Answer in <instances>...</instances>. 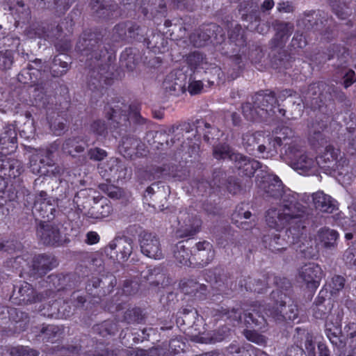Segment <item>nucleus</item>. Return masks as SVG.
<instances>
[{
	"label": "nucleus",
	"mask_w": 356,
	"mask_h": 356,
	"mask_svg": "<svg viewBox=\"0 0 356 356\" xmlns=\"http://www.w3.org/2000/svg\"><path fill=\"white\" fill-rule=\"evenodd\" d=\"M277 99L274 92H262L252 97V102H246L242 106L245 118L250 121L265 120L273 116Z\"/></svg>",
	"instance_id": "1"
},
{
	"label": "nucleus",
	"mask_w": 356,
	"mask_h": 356,
	"mask_svg": "<svg viewBox=\"0 0 356 356\" xmlns=\"http://www.w3.org/2000/svg\"><path fill=\"white\" fill-rule=\"evenodd\" d=\"M305 215V207L298 203L282 204L280 209L268 210L266 220L270 227L279 230L287 224L301 222Z\"/></svg>",
	"instance_id": "2"
},
{
	"label": "nucleus",
	"mask_w": 356,
	"mask_h": 356,
	"mask_svg": "<svg viewBox=\"0 0 356 356\" xmlns=\"http://www.w3.org/2000/svg\"><path fill=\"white\" fill-rule=\"evenodd\" d=\"M291 167L300 174L310 175L318 171L316 159L304 152L297 145H290L286 152Z\"/></svg>",
	"instance_id": "3"
},
{
	"label": "nucleus",
	"mask_w": 356,
	"mask_h": 356,
	"mask_svg": "<svg viewBox=\"0 0 356 356\" xmlns=\"http://www.w3.org/2000/svg\"><path fill=\"white\" fill-rule=\"evenodd\" d=\"M273 298H278L275 305L272 309L268 310V314L276 321H293L298 317V308L294 304L286 305V294L280 291H273L271 293Z\"/></svg>",
	"instance_id": "4"
},
{
	"label": "nucleus",
	"mask_w": 356,
	"mask_h": 356,
	"mask_svg": "<svg viewBox=\"0 0 356 356\" xmlns=\"http://www.w3.org/2000/svg\"><path fill=\"white\" fill-rule=\"evenodd\" d=\"M264 191L268 197L280 199L282 204L297 203L296 195L290 190H285L282 181L275 175L268 176L263 184Z\"/></svg>",
	"instance_id": "5"
},
{
	"label": "nucleus",
	"mask_w": 356,
	"mask_h": 356,
	"mask_svg": "<svg viewBox=\"0 0 356 356\" xmlns=\"http://www.w3.org/2000/svg\"><path fill=\"white\" fill-rule=\"evenodd\" d=\"M177 218L178 228L176 232L177 237L193 236L199 232L202 222L194 211H191L187 209L181 211Z\"/></svg>",
	"instance_id": "6"
},
{
	"label": "nucleus",
	"mask_w": 356,
	"mask_h": 356,
	"mask_svg": "<svg viewBox=\"0 0 356 356\" xmlns=\"http://www.w3.org/2000/svg\"><path fill=\"white\" fill-rule=\"evenodd\" d=\"M323 275L324 273L321 266L313 262L305 264L298 270L299 278L307 288L312 290L318 287Z\"/></svg>",
	"instance_id": "7"
},
{
	"label": "nucleus",
	"mask_w": 356,
	"mask_h": 356,
	"mask_svg": "<svg viewBox=\"0 0 356 356\" xmlns=\"http://www.w3.org/2000/svg\"><path fill=\"white\" fill-rule=\"evenodd\" d=\"M139 242L141 252L145 256L155 259L163 257L161 244L156 234L144 232L140 235Z\"/></svg>",
	"instance_id": "8"
},
{
	"label": "nucleus",
	"mask_w": 356,
	"mask_h": 356,
	"mask_svg": "<svg viewBox=\"0 0 356 356\" xmlns=\"http://www.w3.org/2000/svg\"><path fill=\"white\" fill-rule=\"evenodd\" d=\"M37 234L40 241L45 245H58L63 241L58 226L49 222L42 221L38 227Z\"/></svg>",
	"instance_id": "9"
},
{
	"label": "nucleus",
	"mask_w": 356,
	"mask_h": 356,
	"mask_svg": "<svg viewBox=\"0 0 356 356\" xmlns=\"http://www.w3.org/2000/svg\"><path fill=\"white\" fill-rule=\"evenodd\" d=\"M213 245L208 241L198 242L193 250V259L200 266L209 264L214 258Z\"/></svg>",
	"instance_id": "10"
},
{
	"label": "nucleus",
	"mask_w": 356,
	"mask_h": 356,
	"mask_svg": "<svg viewBox=\"0 0 356 356\" xmlns=\"http://www.w3.org/2000/svg\"><path fill=\"white\" fill-rule=\"evenodd\" d=\"M108 248L115 251L118 260L124 261L132 253L133 241L128 237L116 238L109 243Z\"/></svg>",
	"instance_id": "11"
},
{
	"label": "nucleus",
	"mask_w": 356,
	"mask_h": 356,
	"mask_svg": "<svg viewBox=\"0 0 356 356\" xmlns=\"http://www.w3.org/2000/svg\"><path fill=\"white\" fill-rule=\"evenodd\" d=\"M13 298L16 300V303L21 305L40 301L42 296L36 294L30 284L23 282L17 291L15 289L13 291Z\"/></svg>",
	"instance_id": "12"
},
{
	"label": "nucleus",
	"mask_w": 356,
	"mask_h": 356,
	"mask_svg": "<svg viewBox=\"0 0 356 356\" xmlns=\"http://www.w3.org/2000/svg\"><path fill=\"white\" fill-rule=\"evenodd\" d=\"M113 211L111 203L106 199L94 200L93 204L86 213L88 218L101 220L109 216Z\"/></svg>",
	"instance_id": "13"
},
{
	"label": "nucleus",
	"mask_w": 356,
	"mask_h": 356,
	"mask_svg": "<svg viewBox=\"0 0 356 356\" xmlns=\"http://www.w3.org/2000/svg\"><path fill=\"white\" fill-rule=\"evenodd\" d=\"M339 154L340 150L339 149L331 145L327 146L323 152L316 158L318 168L321 167L332 170L333 165H336V159L339 156Z\"/></svg>",
	"instance_id": "14"
},
{
	"label": "nucleus",
	"mask_w": 356,
	"mask_h": 356,
	"mask_svg": "<svg viewBox=\"0 0 356 356\" xmlns=\"http://www.w3.org/2000/svg\"><path fill=\"white\" fill-rule=\"evenodd\" d=\"M242 144L245 149L249 152H253L257 147V150L260 153H263L267 149L264 144L259 145L261 139L266 140V138L260 132L247 133L243 136Z\"/></svg>",
	"instance_id": "15"
},
{
	"label": "nucleus",
	"mask_w": 356,
	"mask_h": 356,
	"mask_svg": "<svg viewBox=\"0 0 356 356\" xmlns=\"http://www.w3.org/2000/svg\"><path fill=\"white\" fill-rule=\"evenodd\" d=\"M56 261L53 257L47 254L35 256L33 260V270L35 273L42 276L56 266Z\"/></svg>",
	"instance_id": "16"
},
{
	"label": "nucleus",
	"mask_w": 356,
	"mask_h": 356,
	"mask_svg": "<svg viewBox=\"0 0 356 356\" xmlns=\"http://www.w3.org/2000/svg\"><path fill=\"white\" fill-rule=\"evenodd\" d=\"M338 237L339 234L337 231L323 227L318 230L316 240L323 248L331 249L336 246Z\"/></svg>",
	"instance_id": "17"
},
{
	"label": "nucleus",
	"mask_w": 356,
	"mask_h": 356,
	"mask_svg": "<svg viewBox=\"0 0 356 356\" xmlns=\"http://www.w3.org/2000/svg\"><path fill=\"white\" fill-rule=\"evenodd\" d=\"M235 161L236 167L242 170L243 174L248 177L252 176L255 171L261 167V163L259 161L241 154L235 156Z\"/></svg>",
	"instance_id": "18"
},
{
	"label": "nucleus",
	"mask_w": 356,
	"mask_h": 356,
	"mask_svg": "<svg viewBox=\"0 0 356 356\" xmlns=\"http://www.w3.org/2000/svg\"><path fill=\"white\" fill-rule=\"evenodd\" d=\"M312 202L316 209L323 212H332L334 205L331 197L322 191H318L312 195Z\"/></svg>",
	"instance_id": "19"
},
{
	"label": "nucleus",
	"mask_w": 356,
	"mask_h": 356,
	"mask_svg": "<svg viewBox=\"0 0 356 356\" xmlns=\"http://www.w3.org/2000/svg\"><path fill=\"white\" fill-rule=\"evenodd\" d=\"M296 248L301 252L305 258H313L316 255V242L307 237H301L298 241L295 239Z\"/></svg>",
	"instance_id": "20"
},
{
	"label": "nucleus",
	"mask_w": 356,
	"mask_h": 356,
	"mask_svg": "<svg viewBox=\"0 0 356 356\" xmlns=\"http://www.w3.org/2000/svg\"><path fill=\"white\" fill-rule=\"evenodd\" d=\"M56 209L51 201H35L33 206V213L38 214L48 221L54 219Z\"/></svg>",
	"instance_id": "21"
},
{
	"label": "nucleus",
	"mask_w": 356,
	"mask_h": 356,
	"mask_svg": "<svg viewBox=\"0 0 356 356\" xmlns=\"http://www.w3.org/2000/svg\"><path fill=\"white\" fill-rule=\"evenodd\" d=\"M290 234H293L291 228L285 231V235L288 237L287 240L281 238L280 235H275L270 242V250L274 252H278L285 250L288 245L295 244V237L293 236L291 237Z\"/></svg>",
	"instance_id": "22"
},
{
	"label": "nucleus",
	"mask_w": 356,
	"mask_h": 356,
	"mask_svg": "<svg viewBox=\"0 0 356 356\" xmlns=\"http://www.w3.org/2000/svg\"><path fill=\"white\" fill-rule=\"evenodd\" d=\"M240 286L244 287L246 291L261 293L266 290L268 284L265 278L255 280L248 277L240 280Z\"/></svg>",
	"instance_id": "23"
},
{
	"label": "nucleus",
	"mask_w": 356,
	"mask_h": 356,
	"mask_svg": "<svg viewBox=\"0 0 356 356\" xmlns=\"http://www.w3.org/2000/svg\"><path fill=\"white\" fill-rule=\"evenodd\" d=\"M0 144L12 150L17 147V132L13 124L5 127L3 132L0 134Z\"/></svg>",
	"instance_id": "24"
},
{
	"label": "nucleus",
	"mask_w": 356,
	"mask_h": 356,
	"mask_svg": "<svg viewBox=\"0 0 356 356\" xmlns=\"http://www.w3.org/2000/svg\"><path fill=\"white\" fill-rule=\"evenodd\" d=\"M193 256V250H188L186 248L183 242H179L174 250V257L176 261L183 266H191L193 262L191 256Z\"/></svg>",
	"instance_id": "25"
},
{
	"label": "nucleus",
	"mask_w": 356,
	"mask_h": 356,
	"mask_svg": "<svg viewBox=\"0 0 356 356\" xmlns=\"http://www.w3.org/2000/svg\"><path fill=\"white\" fill-rule=\"evenodd\" d=\"M251 216L252 213L250 211H247L241 212L240 211H238L233 215L232 219L237 227L247 230L254 225V222L251 220L248 221V220L250 218Z\"/></svg>",
	"instance_id": "26"
},
{
	"label": "nucleus",
	"mask_w": 356,
	"mask_h": 356,
	"mask_svg": "<svg viewBox=\"0 0 356 356\" xmlns=\"http://www.w3.org/2000/svg\"><path fill=\"white\" fill-rule=\"evenodd\" d=\"M111 0H92L91 3L92 9L99 15L100 17H108L110 10L113 9L115 5H108Z\"/></svg>",
	"instance_id": "27"
},
{
	"label": "nucleus",
	"mask_w": 356,
	"mask_h": 356,
	"mask_svg": "<svg viewBox=\"0 0 356 356\" xmlns=\"http://www.w3.org/2000/svg\"><path fill=\"white\" fill-rule=\"evenodd\" d=\"M60 328L54 325H43L40 329L38 337H41L42 341L46 342H53L55 338L60 334Z\"/></svg>",
	"instance_id": "28"
},
{
	"label": "nucleus",
	"mask_w": 356,
	"mask_h": 356,
	"mask_svg": "<svg viewBox=\"0 0 356 356\" xmlns=\"http://www.w3.org/2000/svg\"><path fill=\"white\" fill-rule=\"evenodd\" d=\"M94 330L99 335L106 337L116 333L118 331V325L113 321H105L100 324L96 325Z\"/></svg>",
	"instance_id": "29"
},
{
	"label": "nucleus",
	"mask_w": 356,
	"mask_h": 356,
	"mask_svg": "<svg viewBox=\"0 0 356 356\" xmlns=\"http://www.w3.org/2000/svg\"><path fill=\"white\" fill-rule=\"evenodd\" d=\"M84 149L85 147L79 145V141L75 138H68L62 145V149L72 156H74V152L80 153L83 152Z\"/></svg>",
	"instance_id": "30"
},
{
	"label": "nucleus",
	"mask_w": 356,
	"mask_h": 356,
	"mask_svg": "<svg viewBox=\"0 0 356 356\" xmlns=\"http://www.w3.org/2000/svg\"><path fill=\"white\" fill-rule=\"evenodd\" d=\"M229 350L232 354H236V355L233 356H267L266 354L259 350H248L245 348L238 347L236 345L229 346Z\"/></svg>",
	"instance_id": "31"
},
{
	"label": "nucleus",
	"mask_w": 356,
	"mask_h": 356,
	"mask_svg": "<svg viewBox=\"0 0 356 356\" xmlns=\"http://www.w3.org/2000/svg\"><path fill=\"white\" fill-rule=\"evenodd\" d=\"M213 156L217 159H225L227 158L235 160V156L232 154L230 147L227 145H218L214 147L213 152Z\"/></svg>",
	"instance_id": "32"
},
{
	"label": "nucleus",
	"mask_w": 356,
	"mask_h": 356,
	"mask_svg": "<svg viewBox=\"0 0 356 356\" xmlns=\"http://www.w3.org/2000/svg\"><path fill=\"white\" fill-rule=\"evenodd\" d=\"M144 318L142 311L139 308L127 309L124 314V321L128 323H140Z\"/></svg>",
	"instance_id": "33"
},
{
	"label": "nucleus",
	"mask_w": 356,
	"mask_h": 356,
	"mask_svg": "<svg viewBox=\"0 0 356 356\" xmlns=\"http://www.w3.org/2000/svg\"><path fill=\"white\" fill-rule=\"evenodd\" d=\"M8 172H5V176L15 178L20 175L23 171L22 163L15 159H9Z\"/></svg>",
	"instance_id": "34"
},
{
	"label": "nucleus",
	"mask_w": 356,
	"mask_h": 356,
	"mask_svg": "<svg viewBox=\"0 0 356 356\" xmlns=\"http://www.w3.org/2000/svg\"><path fill=\"white\" fill-rule=\"evenodd\" d=\"M49 124L52 132L55 135L60 136L66 129V120L57 115L56 118L51 120Z\"/></svg>",
	"instance_id": "35"
},
{
	"label": "nucleus",
	"mask_w": 356,
	"mask_h": 356,
	"mask_svg": "<svg viewBox=\"0 0 356 356\" xmlns=\"http://www.w3.org/2000/svg\"><path fill=\"white\" fill-rule=\"evenodd\" d=\"M187 63L192 70H195L205 63V57L200 52H193L187 57Z\"/></svg>",
	"instance_id": "36"
},
{
	"label": "nucleus",
	"mask_w": 356,
	"mask_h": 356,
	"mask_svg": "<svg viewBox=\"0 0 356 356\" xmlns=\"http://www.w3.org/2000/svg\"><path fill=\"white\" fill-rule=\"evenodd\" d=\"M33 155L35 156L39 157L38 161L42 165L43 167L45 165L52 166L54 164L52 152L49 149L40 150L37 154Z\"/></svg>",
	"instance_id": "37"
},
{
	"label": "nucleus",
	"mask_w": 356,
	"mask_h": 356,
	"mask_svg": "<svg viewBox=\"0 0 356 356\" xmlns=\"http://www.w3.org/2000/svg\"><path fill=\"white\" fill-rule=\"evenodd\" d=\"M183 290L185 293L195 294L197 292L205 291V286L200 284L193 280H188L184 284Z\"/></svg>",
	"instance_id": "38"
},
{
	"label": "nucleus",
	"mask_w": 356,
	"mask_h": 356,
	"mask_svg": "<svg viewBox=\"0 0 356 356\" xmlns=\"http://www.w3.org/2000/svg\"><path fill=\"white\" fill-rule=\"evenodd\" d=\"M222 317L231 322H239L241 318V311L239 309L232 308V309H223Z\"/></svg>",
	"instance_id": "39"
},
{
	"label": "nucleus",
	"mask_w": 356,
	"mask_h": 356,
	"mask_svg": "<svg viewBox=\"0 0 356 356\" xmlns=\"http://www.w3.org/2000/svg\"><path fill=\"white\" fill-rule=\"evenodd\" d=\"M13 64V55L10 51H0V70H6Z\"/></svg>",
	"instance_id": "40"
},
{
	"label": "nucleus",
	"mask_w": 356,
	"mask_h": 356,
	"mask_svg": "<svg viewBox=\"0 0 356 356\" xmlns=\"http://www.w3.org/2000/svg\"><path fill=\"white\" fill-rule=\"evenodd\" d=\"M246 318V322L249 324H254L256 325H261L264 323L265 319L263 316L259 314V312L255 309H253L252 312H249L245 314Z\"/></svg>",
	"instance_id": "41"
},
{
	"label": "nucleus",
	"mask_w": 356,
	"mask_h": 356,
	"mask_svg": "<svg viewBox=\"0 0 356 356\" xmlns=\"http://www.w3.org/2000/svg\"><path fill=\"white\" fill-rule=\"evenodd\" d=\"M341 321L342 316L339 312H338L336 315L331 314L327 317L325 321V327L333 328L334 326L337 328H341Z\"/></svg>",
	"instance_id": "42"
},
{
	"label": "nucleus",
	"mask_w": 356,
	"mask_h": 356,
	"mask_svg": "<svg viewBox=\"0 0 356 356\" xmlns=\"http://www.w3.org/2000/svg\"><path fill=\"white\" fill-rule=\"evenodd\" d=\"M345 285V279L340 275H335L332 279L330 284L331 293L337 294L339 291L343 289Z\"/></svg>",
	"instance_id": "43"
},
{
	"label": "nucleus",
	"mask_w": 356,
	"mask_h": 356,
	"mask_svg": "<svg viewBox=\"0 0 356 356\" xmlns=\"http://www.w3.org/2000/svg\"><path fill=\"white\" fill-rule=\"evenodd\" d=\"M348 167V159L340 154L339 156L336 159V165H334L332 170L338 171L339 174H343L344 172L347 171Z\"/></svg>",
	"instance_id": "44"
},
{
	"label": "nucleus",
	"mask_w": 356,
	"mask_h": 356,
	"mask_svg": "<svg viewBox=\"0 0 356 356\" xmlns=\"http://www.w3.org/2000/svg\"><path fill=\"white\" fill-rule=\"evenodd\" d=\"M276 29L277 34L282 38L284 36H288L292 33L293 26L289 23L277 22Z\"/></svg>",
	"instance_id": "45"
},
{
	"label": "nucleus",
	"mask_w": 356,
	"mask_h": 356,
	"mask_svg": "<svg viewBox=\"0 0 356 356\" xmlns=\"http://www.w3.org/2000/svg\"><path fill=\"white\" fill-rule=\"evenodd\" d=\"M38 156L33 155L30 161V168L33 173L39 175H45L48 171L44 170V167H41L40 162L38 161Z\"/></svg>",
	"instance_id": "46"
},
{
	"label": "nucleus",
	"mask_w": 356,
	"mask_h": 356,
	"mask_svg": "<svg viewBox=\"0 0 356 356\" xmlns=\"http://www.w3.org/2000/svg\"><path fill=\"white\" fill-rule=\"evenodd\" d=\"M88 156L92 160L100 161L104 160L107 156V153L102 149L95 147L90 149L88 151Z\"/></svg>",
	"instance_id": "47"
},
{
	"label": "nucleus",
	"mask_w": 356,
	"mask_h": 356,
	"mask_svg": "<svg viewBox=\"0 0 356 356\" xmlns=\"http://www.w3.org/2000/svg\"><path fill=\"white\" fill-rule=\"evenodd\" d=\"M91 131L99 135L103 136L106 132V126L104 121L96 120L90 126Z\"/></svg>",
	"instance_id": "48"
},
{
	"label": "nucleus",
	"mask_w": 356,
	"mask_h": 356,
	"mask_svg": "<svg viewBox=\"0 0 356 356\" xmlns=\"http://www.w3.org/2000/svg\"><path fill=\"white\" fill-rule=\"evenodd\" d=\"M102 188L111 198L119 199L122 195L120 189L114 186H102Z\"/></svg>",
	"instance_id": "49"
},
{
	"label": "nucleus",
	"mask_w": 356,
	"mask_h": 356,
	"mask_svg": "<svg viewBox=\"0 0 356 356\" xmlns=\"http://www.w3.org/2000/svg\"><path fill=\"white\" fill-rule=\"evenodd\" d=\"M203 86V83L201 81H192L188 84V91L192 95H197L201 92Z\"/></svg>",
	"instance_id": "50"
},
{
	"label": "nucleus",
	"mask_w": 356,
	"mask_h": 356,
	"mask_svg": "<svg viewBox=\"0 0 356 356\" xmlns=\"http://www.w3.org/2000/svg\"><path fill=\"white\" fill-rule=\"evenodd\" d=\"M13 356H38V353L28 347H21L17 348L14 353Z\"/></svg>",
	"instance_id": "51"
},
{
	"label": "nucleus",
	"mask_w": 356,
	"mask_h": 356,
	"mask_svg": "<svg viewBox=\"0 0 356 356\" xmlns=\"http://www.w3.org/2000/svg\"><path fill=\"white\" fill-rule=\"evenodd\" d=\"M10 318L15 322L26 321L28 318L26 313L17 309H11L9 312Z\"/></svg>",
	"instance_id": "52"
},
{
	"label": "nucleus",
	"mask_w": 356,
	"mask_h": 356,
	"mask_svg": "<svg viewBox=\"0 0 356 356\" xmlns=\"http://www.w3.org/2000/svg\"><path fill=\"white\" fill-rule=\"evenodd\" d=\"M325 333L332 343H337L338 337L341 334V328H337L334 326L333 328L325 327Z\"/></svg>",
	"instance_id": "53"
},
{
	"label": "nucleus",
	"mask_w": 356,
	"mask_h": 356,
	"mask_svg": "<svg viewBox=\"0 0 356 356\" xmlns=\"http://www.w3.org/2000/svg\"><path fill=\"white\" fill-rule=\"evenodd\" d=\"M245 337L252 342H254L256 343H262L265 341L263 336L257 334L255 332L251 331V330H247L245 332Z\"/></svg>",
	"instance_id": "54"
},
{
	"label": "nucleus",
	"mask_w": 356,
	"mask_h": 356,
	"mask_svg": "<svg viewBox=\"0 0 356 356\" xmlns=\"http://www.w3.org/2000/svg\"><path fill=\"white\" fill-rule=\"evenodd\" d=\"M345 330L351 342H356V323H350L346 326Z\"/></svg>",
	"instance_id": "55"
},
{
	"label": "nucleus",
	"mask_w": 356,
	"mask_h": 356,
	"mask_svg": "<svg viewBox=\"0 0 356 356\" xmlns=\"http://www.w3.org/2000/svg\"><path fill=\"white\" fill-rule=\"evenodd\" d=\"M163 87L166 92L170 93L176 92L181 88V86L177 83L171 81L170 79H165L163 82Z\"/></svg>",
	"instance_id": "56"
},
{
	"label": "nucleus",
	"mask_w": 356,
	"mask_h": 356,
	"mask_svg": "<svg viewBox=\"0 0 356 356\" xmlns=\"http://www.w3.org/2000/svg\"><path fill=\"white\" fill-rule=\"evenodd\" d=\"M355 72L350 70L343 76V86L345 88H348L355 81Z\"/></svg>",
	"instance_id": "57"
},
{
	"label": "nucleus",
	"mask_w": 356,
	"mask_h": 356,
	"mask_svg": "<svg viewBox=\"0 0 356 356\" xmlns=\"http://www.w3.org/2000/svg\"><path fill=\"white\" fill-rule=\"evenodd\" d=\"M266 139L267 140V141L268 143L269 147H267V149H268L269 150H271V146L273 147V149H275L277 146L282 145V140H283V138H282L281 136H275L273 139H272L270 137H268Z\"/></svg>",
	"instance_id": "58"
},
{
	"label": "nucleus",
	"mask_w": 356,
	"mask_h": 356,
	"mask_svg": "<svg viewBox=\"0 0 356 356\" xmlns=\"http://www.w3.org/2000/svg\"><path fill=\"white\" fill-rule=\"evenodd\" d=\"M99 241V236L96 232H89L86 235V243L90 245L95 244Z\"/></svg>",
	"instance_id": "59"
},
{
	"label": "nucleus",
	"mask_w": 356,
	"mask_h": 356,
	"mask_svg": "<svg viewBox=\"0 0 356 356\" xmlns=\"http://www.w3.org/2000/svg\"><path fill=\"white\" fill-rule=\"evenodd\" d=\"M296 94V93L295 92L290 89L282 90L279 92L277 97H276V98L277 99V102L279 100L284 101V99H286V97H291L293 96V95ZM277 105L279 106L278 104Z\"/></svg>",
	"instance_id": "60"
},
{
	"label": "nucleus",
	"mask_w": 356,
	"mask_h": 356,
	"mask_svg": "<svg viewBox=\"0 0 356 356\" xmlns=\"http://www.w3.org/2000/svg\"><path fill=\"white\" fill-rule=\"evenodd\" d=\"M227 188L230 193L236 194L240 191V185L232 179L228 181Z\"/></svg>",
	"instance_id": "61"
},
{
	"label": "nucleus",
	"mask_w": 356,
	"mask_h": 356,
	"mask_svg": "<svg viewBox=\"0 0 356 356\" xmlns=\"http://www.w3.org/2000/svg\"><path fill=\"white\" fill-rule=\"evenodd\" d=\"M9 159L6 156H0V172L5 176V172H8Z\"/></svg>",
	"instance_id": "62"
},
{
	"label": "nucleus",
	"mask_w": 356,
	"mask_h": 356,
	"mask_svg": "<svg viewBox=\"0 0 356 356\" xmlns=\"http://www.w3.org/2000/svg\"><path fill=\"white\" fill-rule=\"evenodd\" d=\"M277 9L280 12L290 13L293 11V6L289 2L279 3Z\"/></svg>",
	"instance_id": "63"
},
{
	"label": "nucleus",
	"mask_w": 356,
	"mask_h": 356,
	"mask_svg": "<svg viewBox=\"0 0 356 356\" xmlns=\"http://www.w3.org/2000/svg\"><path fill=\"white\" fill-rule=\"evenodd\" d=\"M129 118L131 120L138 124H143L145 122V119L143 118L137 111L133 112L130 115Z\"/></svg>",
	"instance_id": "64"
}]
</instances>
